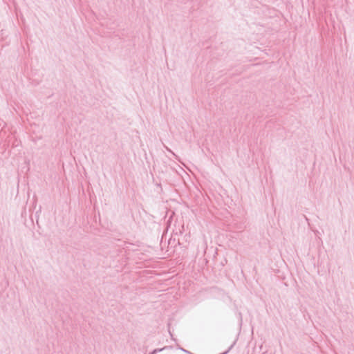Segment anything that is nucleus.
<instances>
[{
    "label": "nucleus",
    "mask_w": 354,
    "mask_h": 354,
    "mask_svg": "<svg viewBox=\"0 0 354 354\" xmlns=\"http://www.w3.org/2000/svg\"><path fill=\"white\" fill-rule=\"evenodd\" d=\"M165 348H156V349H154L151 353V354H156L157 353L164 350Z\"/></svg>",
    "instance_id": "obj_1"
},
{
    "label": "nucleus",
    "mask_w": 354,
    "mask_h": 354,
    "mask_svg": "<svg viewBox=\"0 0 354 354\" xmlns=\"http://www.w3.org/2000/svg\"><path fill=\"white\" fill-rule=\"evenodd\" d=\"M168 151H169L171 152V150L168 149ZM171 153H172L173 156H174L177 158V156H176V154L174 153H173L172 151H171Z\"/></svg>",
    "instance_id": "obj_3"
},
{
    "label": "nucleus",
    "mask_w": 354,
    "mask_h": 354,
    "mask_svg": "<svg viewBox=\"0 0 354 354\" xmlns=\"http://www.w3.org/2000/svg\"><path fill=\"white\" fill-rule=\"evenodd\" d=\"M180 349L183 352H184V353H187V354H193V353H192L191 352H189V351H187V350H186V349H185V348H180Z\"/></svg>",
    "instance_id": "obj_2"
}]
</instances>
